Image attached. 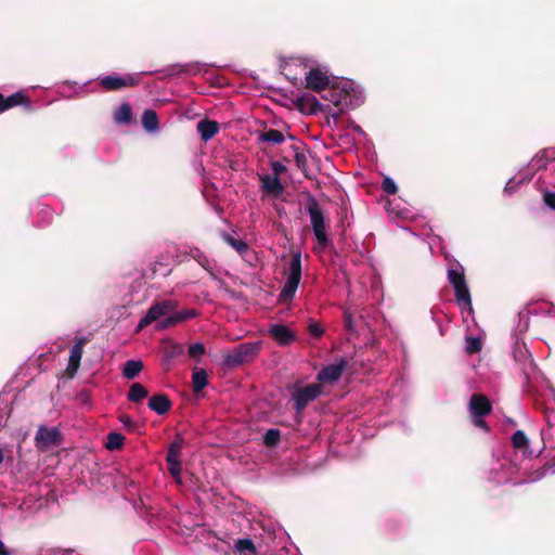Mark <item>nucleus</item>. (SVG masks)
<instances>
[{
    "label": "nucleus",
    "mask_w": 555,
    "mask_h": 555,
    "mask_svg": "<svg viewBox=\"0 0 555 555\" xmlns=\"http://www.w3.org/2000/svg\"><path fill=\"white\" fill-rule=\"evenodd\" d=\"M518 469V457L513 459L511 455L504 454L492 463L490 479L495 483H506Z\"/></svg>",
    "instance_id": "nucleus-5"
},
{
    "label": "nucleus",
    "mask_w": 555,
    "mask_h": 555,
    "mask_svg": "<svg viewBox=\"0 0 555 555\" xmlns=\"http://www.w3.org/2000/svg\"><path fill=\"white\" fill-rule=\"evenodd\" d=\"M528 438L524 431L517 430L512 437V443L514 447V456L518 457V453H521L522 457H530L533 451L529 449Z\"/></svg>",
    "instance_id": "nucleus-17"
},
{
    "label": "nucleus",
    "mask_w": 555,
    "mask_h": 555,
    "mask_svg": "<svg viewBox=\"0 0 555 555\" xmlns=\"http://www.w3.org/2000/svg\"><path fill=\"white\" fill-rule=\"evenodd\" d=\"M205 353V346L201 343L192 344L189 347V354L192 358H199Z\"/></svg>",
    "instance_id": "nucleus-42"
},
{
    "label": "nucleus",
    "mask_w": 555,
    "mask_h": 555,
    "mask_svg": "<svg viewBox=\"0 0 555 555\" xmlns=\"http://www.w3.org/2000/svg\"><path fill=\"white\" fill-rule=\"evenodd\" d=\"M350 128L356 132L358 133L359 135H362L364 137L365 135V132L363 131V129L357 125L356 122L351 121L350 122Z\"/></svg>",
    "instance_id": "nucleus-49"
},
{
    "label": "nucleus",
    "mask_w": 555,
    "mask_h": 555,
    "mask_svg": "<svg viewBox=\"0 0 555 555\" xmlns=\"http://www.w3.org/2000/svg\"><path fill=\"white\" fill-rule=\"evenodd\" d=\"M327 125L330 127H337L338 122L335 125L334 120H330V122L327 121Z\"/></svg>",
    "instance_id": "nucleus-51"
},
{
    "label": "nucleus",
    "mask_w": 555,
    "mask_h": 555,
    "mask_svg": "<svg viewBox=\"0 0 555 555\" xmlns=\"http://www.w3.org/2000/svg\"><path fill=\"white\" fill-rule=\"evenodd\" d=\"M203 67L204 64L201 63L188 64L185 65L184 72L188 74L196 75L202 72Z\"/></svg>",
    "instance_id": "nucleus-45"
},
{
    "label": "nucleus",
    "mask_w": 555,
    "mask_h": 555,
    "mask_svg": "<svg viewBox=\"0 0 555 555\" xmlns=\"http://www.w3.org/2000/svg\"><path fill=\"white\" fill-rule=\"evenodd\" d=\"M448 281L453 286L459 306L468 312L473 311L469 289L466 284L464 268L457 261L448 268Z\"/></svg>",
    "instance_id": "nucleus-3"
},
{
    "label": "nucleus",
    "mask_w": 555,
    "mask_h": 555,
    "mask_svg": "<svg viewBox=\"0 0 555 555\" xmlns=\"http://www.w3.org/2000/svg\"><path fill=\"white\" fill-rule=\"evenodd\" d=\"M542 169L555 170V147L546 149L538 153L529 163L526 171L532 175V171Z\"/></svg>",
    "instance_id": "nucleus-13"
},
{
    "label": "nucleus",
    "mask_w": 555,
    "mask_h": 555,
    "mask_svg": "<svg viewBox=\"0 0 555 555\" xmlns=\"http://www.w3.org/2000/svg\"><path fill=\"white\" fill-rule=\"evenodd\" d=\"M114 118L118 124H129L132 118V108L129 103H122L115 112Z\"/></svg>",
    "instance_id": "nucleus-28"
},
{
    "label": "nucleus",
    "mask_w": 555,
    "mask_h": 555,
    "mask_svg": "<svg viewBox=\"0 0 555 555\" xmlns=\"http://www.w3.org/2000/svg\"><path fill=\"white\" fill-rule=\"evenodd\" d=\"M25 103L28 104L27 98L22 92H16V93H13V94L9 95L8 98H5L4 106H7V109H9L13 106H16L20 104H25Z\"/></svg>",
    "instance_id": "nucleus-33"
},
{
    "label": "nucleus",
    "mask_w": 555,
    "mask_h": 555,
    "mask_svg": "<svg viewBox=\"0 0 555 555\" xmlns=\"http://www.w3.org/2000/svg\"><path fill=\"white\" fill-rule=\"evenodd\" d=\"M328 102L322 111L326 120H334L335 125L346 111L360 106L364 102L363 90L350 79H340L330 85L322 94Z\"/></svg>",
    "instance_id": "nucleus-1"
},
{
    "label": "nucleus",
    "mask_w": 555,
    "mask_h": 555,
    "mask_svg": "<svg viewBox=\"0 0 555 555\" xmlns=\"http://www.w3.org/2000/svg\"><path fill=\"white\" fill-rule=\"evenodd\" d=\"M280 438H281L280 430L276 428H270L266 431V434L263 436V442L268 447H273L279 442Z\"/></svg>",
    "instance_id": "nucleus-34"
},
{
    "label": "nucleus",
    "mask_w": 555,
    "mask_h": 555,
    "mask_svg": "<svg viewBox=\"0 0 555 555\" xmlns=\"http://www.w3.org/2000/svg\"><path fill=\"white\" fill-rule=\"evenodd\" d=\"M119 422L128 429H133L135 427L134 420L128 414H121L119 416Z\"/></svg>",
    "instance_id": "nucleus-43"
},
{
    "label": "nucleus",
    "mask_w": 555,
    "mask_h": 555,
    "mask_svg": "<svg viewBox=\"0 0 555 555\" xmlns=\"http://www.w3.org/2000/svg\"><path fill=\"white\" fill-rule=\"evenodd\" d=\"M271 167L274 171L273 176H278L284 169V166L280 162H272Z\"/></svg>",
    "instance_id": "nucleus-47"
},
{
    "label": "nucleus",
    "mask_w": 555,
    "mask_h": 555,
    "mask_svg": "<svg viewBox=\"0 0 555 555\" xmlns=\"http://www.w3.org/2000/svg\"><path fill=\"white\" fill-rule=\"evenodd\" d=\"M196 128L202 140L209 141L218 133L219 124L214 120L203 119L197 122Z\"/></svg>",
    "instance_id": "nucleus-18"
},
{
    "label": "nucleus",
    "mask_w": 555,
    "mask_h": 555,
    "mask_svg": "<svg viewBox=\"0 0 555 555\" xmlns=\"http://www.w3.org/2000/svg\"><path fill=\"white\" fill-rule=\"evenodd\" d=\"M261 348L260 341H250L237 345L234 349L224 356L223 363L227 366H238L258 354Z\"/></svg>",
    "instance_id": "nucleus-6"
},
{
    "label": "nucleus",
    "mask_w": 555,
    "mask_h": 555,
    "mask_svg": "<svg viewBox=\"0 0 555 555\" xmlns=\"http://www.w3.org/2000/svg\"><path fill=\"white\" fill-rule=\"evenodd\" d=\"M234 551L240 555H254L256 554V546L251 539H238L234 544Z\"/></svg>",
    "instance_id": "nucleus-25"
},
{
    "label": "nucleus",
    "mask_w": 555,
    "mask_h": 555,
    "mask_svg": "<svg viewBox=\"0 0 555 555\" xmlns=\"http://www.w3.org/2000/svg\"><path fill=\"white\" fill-rule=\"evenodd\" d=\"M86 344L83 338L79 339L70 349L68 366L74 371H77L81 357H82V348Z\"/></svg>",
    "instance_id": "nucleus-22"
},
{
    "label": "nucleus",
    "mask_w": 555,
    "mask_h": 555,
    "mask_svg": "<svg viewBox=\"0 0 555 555\" xmlns=\"http://www.w3.org/2000/svg\"><path fill=\"white\" fill-rule=\"evenodd\" d=\"M124 441L125 437L121 434L112 431L107 435V441L105 443V447L107 450L113 451L121 448Z\"/></svg>",
    "instance_id": "nucleus-31"
},
{
    "label": "nucleus",
    "mask_w": 555,
    "mask_h": 555,
    "mask_svg": "<svg viewBox=\"0 0 555 555\" xmlns=\"http://www.w3.org/2000/svg\"><path fill=\"white\" fill-rule=\"evenodd\" d=\"M143 364L138 360H128L122 369V374L128 379L135 378L139 373L142 371Z\"/></svg>",
    "instance_id": "nucleus-27"
},
{
    "label": "nucleus",
    "mask_w": 555,
    "mask_h": 555,
    "mask_svg": "<svg viewBox=\"0 0 555 555\" xmlns=\"http://www.w3.org/2000/svg\"><path fill=\"white\" fill-rule=\"evenodd\" d=\"M142 126L150 132H157L159 129L158 117L155 111L146 109L142 115Z\"/></svg>",
    "instance_id": "nucleus-21"
},
{
    "label": "nucleus",
    "mask_w": 555,
    "mask_h": 555,
    "mask_svg": "<svg viewBox=\"0 0 555 555\" xmlns=\"http://www.w3.org/2000/svg\"><path fill=\"white\" fill-rule=\"evenodd\" d=\"M177 307L178 301L172 299H166L153 304L151 308L147 310L146 314L140 320L138 324V331L150 325L152 322L166 317L167 314H172Z\"/></svg>",
    "instance_id": "nucleus-8"
},
{
    "label": "nucleus",
    "mask_w": 555,
    "mask_h": 555,
    "mask_svg": "<svg viewBox=\"0 0 555 555\" xmlns=\"http://www.w3.org/2000/svg\"><path fill=\"white\" fill-rule=\"evenodd\" d=\"M172 314L176 318V321L179 323L184 322L186 320L196 318L198 315V312L195 309H185L182 311H173Z\"/></svg>",
    "instance_id": "nucleus-36"
},
{
    "label": "nucleus",
    "mask_w": 555,
    "mask_h": 555,
    "mask_svg": "<svg viewBox=\"0 0 555 555\" xmlns=\"http://www.w3.org/2000/svg\"><path fill=\"white\" fill-rule=\"evenodd\" d=\"M5 98L0 93V113L7 109Z\"/></svg>",
    "instance_id": "nucleus-50"
},
{
    "label": "nucleus",
    "mask_w": 555,
    "mask_h": 555,
    "mask_svg": "<svg viewBox=\"0 0 555 555\" xmlns=\"http://www.w3.org/2000/svg\"><path fill=\"white\" fill-rule=\"evenodd\" d=\"M346 366H347V361L344 358L340 359L336 363H331V364L325 365L324 367H322L319 371V373L317 375V379H318L319 384L320 383H330V384L336 383L340 378Z\"/></svg>",
    "instance_id": "nucleus-15"
},
{
    "label": "nucleus",
    "mask_w": 555,
    "mask_h": 555,
    "mask_svg": "<svg viewBox=\"0 0 555 555\" xmlns=\"http://www.w3.org/2000/svg\"><path fill=\"white\" fill-rule=\"evenodd\" d=\"M543 201L547 207L555 210V192H545L543 194Z\"/></svg>",
    "instance_id": "nucleus-44"
},
{
    "label": "nucleus",
    "mask_w": 555,
    "mask_h": 555,
    "mask_svg": "<svg viewBox=\"0 0 555 555\" xmlns=\"http://www.w3.org/2000/svg\"><path fill=\"white\" fill-rule=\"evenodd\" d=\"M322 391L323 388L319 383L309 384L294 390L292 393V401L296 413L300 414L310 402L321 396Z\"/></svg>",
    "instance_id": "nucleus-7"
},
{
    "label": "nucleus",
    "mask_w": 555,
    "mask_h": 555,
    "mask_svg": "<svg viewBox=\"0 0 555 555\" xmlns=\"http://www.w3.org/2000/svg\"><path fill=\"white\" fill-rule=\"evenodd\" d=\"M308 332L312 337L321 338L324 334V328L319 322L310 319L308 322Z\"/></svg>",
    "instance_id": "nucleus-37"
},
{
    "label": "nucleus",
    "mask_w": 555,
    "mask_h": 555,
    "mask_svg": "<svg viewBox=\"0 0 555 555\" xmlns=\"http://www.w3.org/2000/svg\"><path fill=\"white\" fill-rule=\"evenodd\" d=\"M73 551L62 550L57 547H42L39 550L38 555H72Z\"/></svg>",
    "instance_id": "nucleus-39"
},
{
    "label": "nucleus",
    "mask_w": 555,
    "mask_h": 555,
    "mask_svg": "<svg viewBox=\"0 0 555 555\" xmlns=\"http://www.w3.org/2000/svg\"><path fill=\"white\" fill-rule=\"evenodd\" d=\"M194 257L202 264V267L206 268V264L208 263V260L199 250H196V255Z\"/></svg>",
    "instance_id": "nucleus-46"
},
{
    "label": "nucleus",
    "mask_w": 555,
    "mask_h": 555,
    "mask_svg": "<svg viewBox=\"0 0 555 555\" xmlns=\"http://www.w3.org/2000/svg\"><path fill=\"white\" fill-rule=\"evenodd\" d=\"M268 334L280 347H288L297 339L295 332L280 323L269 325Z\"/></svg>",
    "instance_id": "nucleus-14"
},
{
    "label": "nucleus",
    "mask_w": 555,
    "mask_h": 555,
    "mask_svg": "<svg viewBox=\"0 0 555 555\" xmlns=\"http://www.w3.org/2000/svg\"><path fill=\"white\" fill-rule=\"evenodd\" d=\"M530 180H531V173H528L527 171L520 172L519 175L511 178L507 181V183L504 188V193H506L507 195H511L517 190V188L520 184L529 182Z\"/></svg>",
    "instance_id": "nucleus-23"
},
{
    "label": "nucleus",
    "mask_w": 555,
    "mask_h": 555,
    "mask_svg": "<svg viewBox=\"0 0 555 555\" xmlns=\"http://www.w3.org/2000/svg\"><path fill=\"white\" fill-rule=\"evenodd\" d=\"M140 81V74H128L126 76L107 75L100 79L101 86L105 90H119L131 87Z\"/></svg>",
    "instance_id": "nucleus-12"
},
{
    "label": "nucleus",
    "mask_w": 555,
    "mask_h": 555,
    "mask_svg": "<svg viewBox=\"0 0 555 555\" xmlns=\"http://www.w3.org/2000/svg\"><path fill=\"white\" fill-rule=\"evenodd\" d=\"M127 397L129 401L140 402L147 397V390L140 383H134L131 385Z\"/></svg>",
    "instance_id": "nucleus-30"
},
{
    "label": "nucleus",
    "mask_w": 555,
    "mask_h": 555,
    "mask_svg": "<svg viewBox=\"0 0 555 555\" xmlns=\"http://www.w3.org/2000/svg\"><path fill=\"white\" fill-rule=\"evenodd\" d=\"M481 340L478 337H467L466 338V351L468 353H475L478 352L481 349Z\"/></svg>",
    "instance_id": "nucleus-38"
},
{
    "label": "nucleus",
    "mask_w": 555,
    "mask_h": 555,
    "mask_svg": "<svg viewBox=\"0 0 555 555\" xmlns=\"http://www.w3.org/2000/svg\"><path fill=\"white\" fill-rule=\"evenodd\" d=\"M208 375L204 369H198L192 374V384L194 392L202 391L208 384Z\"/></svg>",
    "instance_id": "nucleus-26"
},
{
    "label": "nucleus",
    "mask_w": 555,
    "mask_h": 555,
    "mask_svg": "<svg viewBox=\"0 0 555 555\" xmlns=\"http://www.w3.org/2000/svg\"><path fill=\"white\" fill-rule=\"evenodd\" d=\"M35 441L36 447L40 451H43L61 443V433L56 427L40 426L36 433Z\"/></svg>",
    "instance_id": "nucleus-11"
},
{
    "label": "nucleus",
    "mask_w": 555,
    "mask_h": 555,
    "mask_svg": "<svg viewBox=\"0 0 555 555\" xmlns=\"http://www.w3.org/2000/svg\"><path fill=\"white\" fill-rule=\"evenodd\" d=\"M4 455L2 449H0V464L3 462Z\"/></svg>",
    "instance_id": "nucleus-52"
},
{
    "label": "nucleus",
    "mask_w": 555,
    "mask_h": 555,
    "mask_svg": "<svg viewBox=\"0 0 555 555\" xmlns=\"http://www.w3.org/2000/svg\"><path fill=\"white\" fill-rule=\"evenodd\" d=\"M301 254L295 251L292 254L289 263L285 270V283L280 293L281 301L292 300L301 281Z\"/></svg>",
    "instance_id": "nucleus-4"
},
{
    "label": "nucleus",
    "mask_w": 555,
    "mask_h": 555,
    "mask_svg": "<svg viewBox=\"0 0 555 555\" xmlns=\"http://www.w3.org/2000/svg\"><path fill=\"white\" fill-rule=\"evenodd\" d=\"M147 405L155 413L163 415L169 411L171 402L166 395H156L149 400Z\"/></svg>",
    "instance_id": "nucleus-19"
},
{
    "label": "nucleus",
    "mask_w": 555,
    "mask_h": 555,
    "mask_svg": "<svg viewBox=\"0 0 555 555\" xmlns=\"http://www.w3.org/2000/svg\"><path fill=\"white\" fill-rule=\"evenodd\" d=\"M396 216L402 219H410L412 217L411 211L409 209H401L396 211Z\"/></svg>",
    "instance_id": "nucleus-48"
},
{
    "label": "nucleus",
    "mask_w": 555,
    "mask_h": 555,
    "mask_svg": "<svg viewBox=\"0 0 555 555\" xmlns=\"http://www.w3.org/2000/svg\"><path fill=\"white\" fill-rule=\"evenodd\" d=\"M183 449V439L181 437H177L168 447L166 462L168 466V470L173 479L178 483H182L181 479V461L180 456L182 454Z\"/></svg>",
    "instance_id": "nucleus-9"
},
{
    "label": "nucleus",
    "mask_w": 555,
    "mask_h": 555,
    "mask_svg": "<svg viewBox=\"0 0 555 555\" xmlns=\"http://www.w3.org/2000/svg\"><path fill=\"white\" fill-rule=\"evenodd\" d=\"M285 140L284 134L276 129H269L267 131H263L259 133L258 135V142H266V143H272V144H281Z\"/></svg>",
    "instance_id": "nucleus-24"
},
{
    "label": "nucleus",
    "mask_w": 555,
    "mask_h": 555,
    "mask_svg": "<svg viewBox=\"0 0 555 555\" xmlns=\"http://www.w3.org/2000/svg\"><path fill=\"white\" fill-rule=\"evenodd\" d=\"M260 181L262 190L269 194L279 195L283 191L279 176L264 175Z\"/></svg>",
    "instance_id": "nucleus-20"
},
{
    "label": "nucleus",
    "mask_w": 555,
    "mask_h": 555,
    "mask_svg": "<svg viewBox=\"0 0 555 555\" xmlns=\"http://www.w3.org/2000/svg\"><path fill=\"white\" fill-rule=\"evenodd\" d=\"M307 87L314 91H324L330 86V77L327 72L320 68H311L306 74Z\"/></svg>",
    "instance_id": "nucleus-16"
},
{
    "label": "nucleus",
    "mask_w": 555,
    "mask_h": 555,
    "mask_svg": "<svg viewBox=\"0 0 555 555\" xmlns=\"http://www.w3.org/2000/svg\"><path fill=\"white\" fill-rule=\"evenodd\" d=\"M37 216L34 219V222L38 227H43L51 222L52 220V210L49 206H38Z\"/></svg>",
    "instance_id": "nucleus-29"
},
{
    "label": "nucleus",
    "mask_w": 555,
    "mask_h": 555,
    "mask_svg": "<svg viewBox=\"0 0 555 555\" xmlns=\"http://www.w3.org/2000/svg\"><path fill=\"white\" fill-rule=\"evenodd\" d=\"M388 211H389V212H395L393 208H391V204H389Z\"/></svg>",
    "instance_id": "nucleus-53"
},
{
    "label": "nucleus",
    "mask_w": 555,
    "mask_h": 555,
    "mask_svg": "<svg viewBox=\"0 0 555 555\" xmlns=\"http://www.w3.org/2000/svg\"><path fill=\"white\" fill-rule=\"evenodd\" d=\"M305 209L310 217L312 231L317 240V246L314 249L317 251H323L328 245V237L326 233L327 225L323 210L318 201L312 196L307 199Z\"/></svg>",
    "instance_id": "nucleus-2"
},
{
    "label": "nucleus",
    "mask_w": 555,
    "mask_h": 555,
    "mask_svg": "<svg viewBox=\"0 0 555 555\" xmlns=\"http://www.w3.org/2000/svg\"><path fill=\"white\" fill-rule=\"evenodd\" d=\"M382 189L387 194H396L398 191L396 182L389 177L383 179Z\"/></svg>",
    "instance_id": "nucleus-41"
},
{
    "label": "nucleus",
    "mask_w": 555,
    "mask_h": 555,
    "mask_svg": "<svg viewBox=\"0 0 555 555\" xmlns=\"http://www.w3.org/2000/svg\"><path fill=\"white\" fill-rule=\"evenodd\" d=\"M178 324V322L176 321V318L173 314H167L166 317H164L157 324H156V330H166V328H169L173 325Z\"/></svg>",
    "instance_id": "nucleus-40"
},
{
    "label": "nucleus",
    "mask_w": 555,
    "mask_h": 555,
    "mask_svg": "<svg viewBox=\"0 0 555 555\" xmlns=\"http://www.w3.org/2000/svg\"><path fill=\"white\" fill-rule=\"evenodd\" d=\"M491 412V404L487 397L475 393L469 401V413L473 422L477 427L487 428L482 417Z\"/></svg>",
    "instance_id": "nucleus-10"
},
{
    "label": "nucleus",
    "mask_w": 555,
    "mask_h": 555,
    "mask_svg": "<svg viewBox=\"0 0 555 555\" xmlns=\"http://www.w3.org/2000/svg\"><path fill=\"white\" fill-rule=\"evenodd\" d=\"M224 240L231 247H233L241 255L245 254L249 248L246 242L242 240H236L231 235L227 234L224 236Z\"/></svg>",
    "instance_id": "nucleus-32"
},
{
    "label": "nucleus",
    "mask_w": 555,
    "mask_h": 555,
    "mask_svg": "<svg viewBox=\"0 0 555 555\" xmlns=\"http://www.w3.org/2000/svg\"><path fill=\"white\" fill-rule=\"evenodd\" d=\"M344 326L349 333L356 332V322L350 307H347L344 310Z\"/></svg>",
    "instance_id": "nucleus-35"
}]
</instances>
